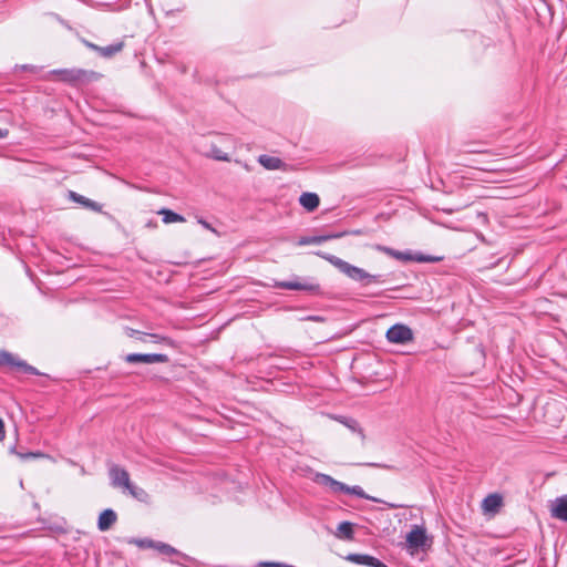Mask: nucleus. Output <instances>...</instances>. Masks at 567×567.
I'll list each match as a JSON object with an SVG mask.
<instances>
[{
  "mask_svg": "<svg viewBox=\"0 0 567 567\" xmlns=\"http://www.w3.org/2000/svg\"><path fill=\"white\" fill-rule=\"evenodd\" d=\"M52 74L58 76L59 80L69 83H83L95 78V73L86 72L81 69L54 70L52 71Z\"/></svg>",
  "mask_w": 567,
  "mask_h": 567,
  "instance_id": "5",
  "label": "nucleus"
},
{
  "mask_svg": "<svg viewBox=\"0 0 567 567\" xmlns=\"http://www.w3.org/2000/svg\"><path fill=\"white\" fill-rule=\"evenodd\" d=\"M344 424L352 431H358V433L363 437L361 429H359L358 423L355 421H347Z\"/></svg>",
  "mask_w": 567,
  "mask_h": 567,
  "instance_id": "28",
  "label": "nucleus"
},
{
  "mask_svg": "<svg viewBox=\"0 0 567 567\" xmlns=\"http://www.w3.org/2000/svg\"><path fill=\"white\" fill-rule=\"evenodd\" d=\"M158 215L163 216V223L164 224H173V223H184L185 218L167 208H162L157 212Z\"/></svg>",
  "mask_w": 567,
  "mask_h": 567,
  "instance_id": "16",
  "label": "nucleus"
},
{
  "mask_svg": "<svg viewBox=\"0 0 567 567\" xmlns=\"http://www.w3.org/2000/svg\"><path fill=\"white\" fill-rule=\"evenodd\" d=\"M71 195L75 202L83 204L84 206L90 207L93 210H101V206L97 203L92 202L91 199L85 198L84 196L78 195L75 193H71Z\"/></svg>",
  "mask_w": 567,
  "mask_h": 567,
  "instance_id": "19",
  "label": "nucleus"
},
{
  "mask_svg": "<svg viewBox=\"0 0 567 567\" xmlns=\"http://www.w3.org/2000/svg\"><path fill=\"white\" fill-rule=\"evenodd\" d=\"M198 224H200L204 228L208 229L209 231L214 233V234H217L216 229L208 223L206 221L205 219L203 218H198L197 219Z\"/></svg>",
  "mask_w": 567,
  "mask_h": 567,
  "instance_id": "29",
  "label": "nucleus"
},
{
  "mask_svg": "<svg viewBox=\"0 0 567 567\" xmlns=\"http://www.w3.org/2000/svg\"><path fill=\"white\" fill-rule=\"evenodd\" d=\"M386 339L391 343L404 344L413 339L412 330L404 324H394L386 331Z\"/></svg>",
  "mask_w": 567,
  "mask_h": 567,
  "instance_id": "6",
  "label": "nucleus"
},
{
  "mask_svg": "<svg viewBox=\"0 0 567 567\" xmlns=\"http://www.w3.org/2000/svg\"><path fill=\"white\" fill-rule=\"evenodd\" d=\"M8 136V131L0 127V140Z\"/></svg>",
  "mask_w": 567,
  "mask_h": 567,
  "instance_id": "38",
  "label": "nucleus"
},
{
  "mask_svg": "<svg viewBox=\"0 0 567 567\" xmlns=\"http://www.w3.org/2000/svg\"><path fill=\"white\" fill-rule=\"evenodd\" d=\"M322 258H324L327 261H329L331 265H333L336 268H338L342 274L348 276L349 278L355 280V281H363L365 279H373L377 280L378 276L370 275L364 269L352 266L351 264L342 260L341 258L329 255V254H318Z\"/></svg>",
  "mask_w": 567,
  "mask_h": 567,
  "instance_id": "3",
  "label": "nucleus"
},
{
  "mask_svg": "<svg viewBox=\"0 0 567 567\" xmlns=\"http://www.w3.org/2000/svg\"><path fill=\"white\" fill-rule=\"evenodd\" d=\"M346 559L348 561L358 564V565H364L369 567H373V564L375 561V557L363 555V554H349Z\"/></svg>",
  "mask_w": 567,
  "mask_h": 567,
  "instance_id": "15",
  "label": "nucleus"
},
{
  "mask_svg": "<svg viewBox=\"0 0 567 567\" xmlns=\"http://www.w3.org/2000/svg\"><path fill=\"white\" fill-rule=\"evenodd\" d=\"M110 478L111 483L114 487L121 488L123 492L128 493L132 497L136 498L140 502H147L150 499V495L147 492L136 485H134L126 470L113 465L110 468Z\"/></svg>",
  "mask_w": 567,
  "mask_h": 567,
  "instance_id": "1",
  "label": "nucleus"
},
{
  "mask_svg": "<svg viewBox=\"0 0 567 567\" xmlns=\"http://www.w3.org/2000/svg\"><path fill=\"white\" fill-rule=\"evenodd\" d=\"M125 361L128 363H144V364H153L157 362H167L168 357L166 354H141V353H131L125 357Z\"/></svg>",
  "mask_w": 567,
  "mask_h": 567,
  "instance_id": "10",
  "label": "nucleus"
},
{
  "mask_svg": "<svg viewBox=\"0 0 567 567\" xmlns=\"http://www.w3.org/2000/svg\"><path fill=\"white\" fill-rule=\"evenodd\" d=\"M415 260H417V261H435L436 259L432 258V257L419 256L415 258Z\"/></svg>",
  "mask_w": 567,
  "mask_h": 567,
  "instance_id": "35",
  "label": "nucleus"
},
{
  "mask_svg": "<svg viewBox=\"0 0 567 567\" xmlns=\"http://www.w3.org/2000/svg\"><path fill=\"white\" fill-rule=\"evenodd\" d=\"M116 513L113 509H104L99 516V529L101 532L110 529L111 526L116 522Z\"/></svg>",
  "mask_w": 567,
  "mask_h": 567,
  "instance_id": "13",
  "label": "nucleus"
},
{
  "mask_svg": "<svg viewBox=\"0 0 567 567\" xmlns=\"http://www.w3.org/2000/svg\"><path fill=\"white\" fill-rule=\"evenodd\" d=\"M482 508L485 515L493 516L496 512V493L489 494L482 503Z\"/></svg>",
  "mask_w": 567,
  "mask_h": 567,
  "instance_id": "17",
  "label": "nucleus"
},
{
  "mask_svg": "<svg viewBox=\"0 0 567 567\" xmlns=\"http://www.w3.org/2000/svg\"><path fill=\"white\" fill-rule=\"evenodd\" d=\"M506 169H507V167H506V166H498V167H497V171H498V172H501V171H506Z\"/></svg>",
  "mask_w": 567,
  "mask_h": 567,
  "instance_id": "42",
  "label": "nucleus"
},
{
  "mask_svg": "<svg viewBox=\"0 0 567 567\" xmlns=\"http://www.w3.org/2000/svg\"><path fill=\"white\" fill-rule=\"evenodd\" d=\"M131 543L135 544L136 546H138L141 548H146V547L154 548V546H155V543L151 539H134Z\"/></svg>",
  "mask_w": 567,
  "mask_h": 567,
  "instance_id": "25",
  "label": "nucleus"
},
{
  "mask_svg": "<svg viewBox=\"0 0 567 567\" xmlns=\"http://www.w3.org/2000/svg\"><path fill=\"white\" fill-rule=\"evenodd\" d=\"M497 504H498V511L501 509V507L503 506V497L501 494H498V501H497Z\"/></svg>",
  "mask_w": 567,
  "mask_h": 567,
  "instance_id": "40",
  "label": "nucleus"
},
{
  "mask_svg": "<svg viewBox=\"0 0 567 567\" xmlns=\"http://www.w3.org/2000/svg\"><path fill=\"white\" fill-rule=\"evenodd\" d=\"M275 287L280 289H289V290H305V291H316L319 289V286L313 281H309L306 279L299 280H289V281H277Z\"/></svg>",
  "mask_w": 567,
  "mask_h": 567,
  "instance_id": "8",
  "label": "nucleus"
},
{
  "mask_svg": "<svg viewBox=\"0 0 567 567\" xmlns=\"http://www.w3.org/2000/svg\"><path fill=\"white\" fill-rule=\"evenodd\" d=\"M83 43L89 48L100 53V55L104 58H111L114 54L118 53L123 49V42H117L107 47H99L94 43H91L86 40Z\"/></svg>",
  "mask_w": 567,
  "mask_h": 567,
  "instance_id": "11",
  "label": "nucleus"
},
{
  "mask_svg": "<svg viewBox=\"0 0 567 567\" xmlns=\"http://www.w3.org/2000/svg\"><path fill=\"white\" fill-rule=\"evenodd\" d=\"M258 163L268 171L289 172L295 169L293 166L282 162L279 157L269 155H260L258 157Z\"/></svg>",
  "mask_w": 567,
  "mask_h": 567,
  "instance_id": "9",
  "label": "nucleus"
},
{
  "mask_svg": "<svg viewBox=\"0 0 567 567\" xmlns=\"http://www.w3.org/2000/svg\"><path fill=\"white\" fill-rule=\"evenodd\" d=\"M299 203L307 212H313L318 208L320 198L316 193L307 192L301 194Z\"/></svg>",
  "mask_w": 567,
  "mask_h": 567,
  "instance_id": "12",
  "label": "nucleus"
},
{
  "mask_svg": "<svg viewBox=\"0 0 567 567\" xmlns=\"http://www.w3.org/2000/svg\"><path fill=\"white\" fill-rule=\"evenodd\" d=\"M6 436V432H4V424H3V421L0 419V441H2Z\"/></svg>",
  "mask_w": 567,
  "mask_h": 567,
  "instance_id": "36",
  "label": "nucleus"
},
{
  "mask_svg": "<svg viewBox=\"0 0 567 567\" xmlns=\"http://www.w3.org/2000/svg\"><path fill=\"white\" fill-rule=\"evenodd\" d=\"M508 197L507 188L503 186H498V198L505 199Z\"/></svg>",
  "mask_w": 567,
  "mask_h": 567,
  "instance_id": "32",
  "label": "nucleus"
},
{
  "mask_svg": "<svg viewBox=\"0 0 567 567\" xmlns=\"http://www.w3.org/2000/svg\"><path fill=\"white\" fill-rule=\"evenodd\" d=\"M336 537L346 540L353 539V524L350 522H342L338 525L337 532L334 533Z\"/></svg>",
  "mask_w": 567,
  "mask_h": 567,
  "instance_id": "14",
  "label": "nucleus"
},
{
  "mask_svg": "<svg viewBox=\"0 0 567 567\" xmlns=\"http://www.w3.org/2000/svg\"><path fill=\"white\" fill-rule=\"evenodd\" d=\"M18 456L21 457L22 460H25V458H29V457H33V458L47 457V455L44 453H42V452H30L28 454L18 453Z\"/></svg>",
  "mask_w": 567,
  "mask_h": 567,
  "instance_id": "26",
  "label": "nucleus"
},
{
  "mask_svg": "<svg viewBox=\"0 0 567 567\" xmlns=\"http://www.w3.org/2000/svg\"><path fill=\"white\" fill-rule=\"evenodd\" d=\"M341 235H334V236H320V237H302L299 240V245H311V244H320L329 238H339Z\"/></svg>",
  "mask_w": 567,
  "mask_h": 567,
  "instance_id": "20",
  "label": "nucleus"
},
{
  "mask_svg": "<svg viewBox=\"0 0 567 567\" xmlns=\"http://www.w3.org/2000/svg\"><path fill=\"white\" fill-rule=\"evenodd\" d=\"M154 548L164 555H171L175 553V549L173 547L164 543H155Z\"/></svg>",
  "mask_w": 567,
  "mask_h": 567,
  "instance_id": "23",
  "label": "nucleus"
},
{
  "mask_svg": "<svg viewBox=\"0 0 567 567\" xmlns=\"http://www.w3.org/2000/svg\"><path fill=\"white\" fill-rule=\"evenodd\" d=\"M548 509L551 518L567 523V494L549 501Z\"/></svg>",
  "mask_w": 567,
  "mask_h": 567,
  "instance_id": "7",
  "label": "nucleus"
},
{
  "mask_svg": "<svg viewBox=\"0 0 567 567\" xmlns=\"http://www.w3.org/2000/svg\"><path fill=\"white\" fill-rule=\"evenodd\" d=\"M432 545V539L423 525H413L405 537V549L410 555L424 551Z\"/></svg>",
  "mask_w": 567,
  "mask_h": 567,
  "instance_id": "2",
  "label": "nucleus"
},
{
  "mask_svg": "<svg viewBox=\"0 0 567 567\" xmlns=\"http://www.w3.org/2000/svg\"><path fill=\"white\" fill-rule=\"evenodd\" d=\"M377 249L380 250V251H383L386 255H389L391 257H394L395 259H399V260H411V259H413L411 255L405 254V252H401V251H396V250H394L392 248H389V247L377 246Z\"/></svg>",
  "mask_w": 567,
  "mask_h": 567,
  "instance_id": "18",
  "label": "nucleus"
},
{
  "mask_svg": "<svg viewBox=\"0 0 567 567\" xmlns=\"http://www.w3.org/2000/svg\"><path fill=\"white\" fill-rule=\"evenodd\" d=\"M511 565H503L502 567H509Z\"/></svg>",
  "mask_w": 567,
  "mask_h": 567,
  "instance_id": "44",
  "label": "nucleus"
},
{
  "mask_svg": "<svg viewBox=\"0 0 567 567\" xmlns=\"http://www.w3.org/2000/svg\"><path fill=\"white\" fill-rule=\"evenodd\" d=\"M150 337L154 340V342H159L161 340H163V338H161L157 334H150Z\"/></svg>",
  "mask_w": 567,
  "mask_h": 567,
  "instance_id": "39",
  "label": "nucleus"
},
{
  "mask_svg": "<svg viewBox=\"0 0 567 567\" xmlns=\"http://www.w3.org/2000/svg\"><path fill=\"white\" fill-rule=\"evenodd\" d=\"M212 156L215 158V159H218V161H223V162H229L230 158L228 156V154L221 152L220 150L218 148H215L212 151Z\"/></svg>",
  "mask_w": 567,
  "mask_h": 567,
  "instance_id": "24",
  "label": "nucleus"
},
{
  "mask_svg": "<svg viewBox=\"0 0 567 567\" xmlns=\"http://www.w3.org/2000/svg\"><path fill=\"white\" fill-rule=\"evenodd\" d=\"M373 567H388V566L385 564H383L382 561H380L379 559H375Z\"/></svg>",
  "mask_w": 567,
  "mask_h": 567,
  "instance_id": "37",
  "label": "nucleus"
},
{
  "mask_svg": "<svg viewBox=\"0 0 567 567\" xmlns=\"http://www.w3.org/2000/svg\"><path fill=\"white\" fill-rule=\"evenodd\" d=\"M560 406V403L558 401H554L553 403H547L546 411L549 410H557Z\"/></svg>",
  "mask_w": 567,
  "mask_h": 567,
  "instance_id": "33",
  "label": "nucleus"
},
{
  "mask_svg": "<svg viewBox=\"0 0 567 567\" xmlns=\"http://www.w3.org/2000/svg\"><path fill=\"white\" fill-rule=\"evenodd\" d=\"M141 332L136 331V330H131L130 332V337H136V336H140Z\"/></svg>",
  "mask_w": 567,
  "mask_h": 567,
  "instance_id": "41",
  "label": "nucleus"
},
{
  "mask_svg": "<svg viewBox=\"0 0 567 567\" xmlns=\"http://www.w3.org/2000/svg\"><path fill=\"white\" fill-rule=\"evenodd\" d=\"M346 488H347V485L341 483V482H339V481H337V480L334 481V483L331 486V491L333 493H339V492H343L344 493Z\"/></svg>",
  "mask_w": 567,
  "mask_h": 567,
  "instance_id": "27",
  "label": "nucleus"
},
{
  "mask_svg": "<svg viewBox=\"0 0 567 567\" xmlns=\"http://www.w3.org/2000/svg\"><path fill=\"white\" fill-rule=\"evenodd\" d=\"M511 151H509V147L508 146H503L502 148L498 147V153H497V156H509L511 155Z\"/></svg>",
  "mask_w": 567,
  "mask_h": 567,
  "instance_id": "31",
  "label": "nucleus"
},
{
  "mask_svg": "<svg viewBox=\"0 0 567 567\" xmlns=\"http://www.w3.org/2000/svg\"><path fill=\"white\" fill-rule=\"evenodd\" d=\"M307 320H311L315 322H323L324 321L323 317H320V316H309V317H307Z\"/></svg>",
  "mask_w": 567,
  "mask_h": 567,
  "instance_id": "34",
  "label": "nucleus"
},
{
  "mask_svg": "<svg viewBox=\"0 0 567 567\" xmlns=\"http://www.w3.org/2000/svg\"><path fill=\"white\" fill-rule=\"evenodd\" d=\"M0 367H8L12 371L22 373L39 374L34 367L29 365L25 361L20 360L18 357L7 351H0Z\"/></svg>",
  "mask_w": 567,
  "mask_h": 567,
  "instance_id": "4",
  "label": "nucleus"
},
{
  "mask_svg": "<svg viewBox=\"0 0 567 567\" xmlns=\"http://www.w3.org/2000/svg\"><path fill=\"white\" fill-rule=\"evenodd\" d=\"M259 567H289L281 563H269V561H262L259 564Z\"/></svg>",
  "mask_w": 567,
  "mask_h": 567,
  "instance_id": "30",
  "label": "nucleus"
},
{
  "mask_svg": "<svg viewBox=\"0 0 567 567\" xmlns=\"http://www.w3.org/2000/svg\"><path fill=\"white\" fill-rule=\"evenodd\" d=\"M313 481L319 484V485H323V486H327L331 489V486L332 484L334 483V478L327 475V474H322V473H317Z\"/></svg>",
  "mask_w": 567,
  "mask_h": 567,
  "instance_id": "21",
  "label": "nucleus"
},
{
  "mask_svg": "<svg viewBox=\"0 0 567 567\" xmlns=\"http://www.w3.org/2000/svg\"><path fill=\"white\" fill-rule=\"evenodd\" d=\"M147 226H148V227H156V224H155V223H153V221H150V223H147Z\"/></svg>",
  "mask_w": 567,
  "mask_h": 567,
  "instance_id": "43",
  "label": "nucleus"
},
{
  "mask_svg": "<svg viewBox=\"0 0 567 567\" xmlns=\"http://www.w3.org/2000/svg\"><path fill=\"white\" fill-rule=\"evenodd\" d=\"M347 494H352V495H355L358 497H361V498H367V499H370V497L364 493V491L355 485V486H348L347 485V488H346V492Z\"/></svg>",
  "mask_w": 567,
  "mask_h": 567,
  "instance_id": "22",
  "label": "nucleus"
}]
</instances>
